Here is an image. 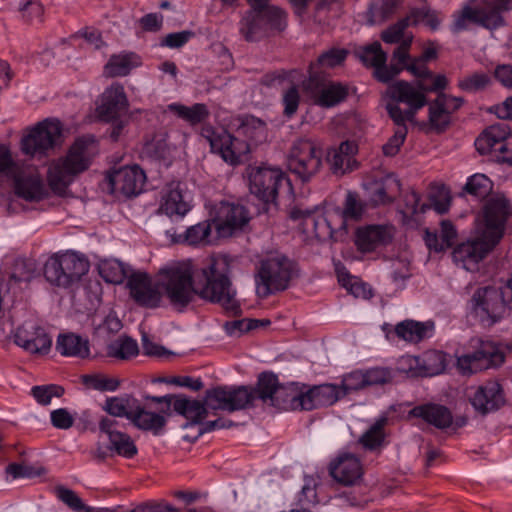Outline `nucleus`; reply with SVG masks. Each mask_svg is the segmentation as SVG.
<instances>
[{
  "mask_svg": "<svg viewBox=\"0 0 512 512\" xmlns=\"http://www.w3.org/2000/svg\"><path fill=\"white\" fill-rule=\"evenodd\" d=\"M138 404L136 398L125 394L107 398L103 410L113 417H126L131 421Z\"/></svg>",
  "mask_w": 512,
  "mask_h": 512,
  "instance_id": "58836bf2",
  "label": "nucleus"
},
{
  "mask_svg": "<svg viewBox=\"0 0 512 512\" xmlns=\"http://www.w3.org/2000/svg\"><path fill=\"white\" fill-rule=\"evenodd\" d=\"M367 386L384 385L393 379V372L389 368L374 367L365 371Z\"/></svg>",
  "mask_w": 512,
  "mask_h": 512,
  "instance_id": "774afa93",
  "label": "nucleus"
},
{
  "mask_svg": "<svg viewBox=\"0 0 512 512\" xmlns=\"http://www.w3.org/2000/svg\"><path fill=\"white\" fill-rule=\"evenodd\" d=\"M410 23V16L400 19L381 33V39L387 44H400L403 39L409 36L405 34V30L409 27Z\"/></svg>",
  "mask_w": 512,
  "mask_h": 512,
  "instance_id": "6e6d98bb",
  "label": "nucleus"
},
{
  "mask_svg": "<svg viewBox=\"0 0 512 512\" xmlns=\"http://www.w3.org/2000/svg\"><path fill=\"white\" fill-rule=\"evenodd\" d=\"M290 217L293 220L301 219L304 232L314 234L319 240H325L333 235L332 220L315 211L295 207L291 210Z\"/></svg>",
  "mask_w": 512,
  "mask_h": 512,
  "instance_id": "a878e982",
  "label": "nucleus"
},
{
  "mask_svg": "<svg viewBox=\"0 0 512 512\" xmlns=\"http://www.w3.org/2000/svg\"><path fill=\"white\" fill-rule=\"evenodd\" d=\"M472 351L460 353L456 350V368L461 375L470 376L491 367L500 366L505 355L496 343L481 338H472L469 341Z\"/></svg>",
  "mask_w": 512,
  "mask_h": 512,
  "instance_id": "423d86ee",
  "label": "nucleus"
},
{
  "mask_svg": "<svg viewBox=\"0 0 512 512\" xmlns=\"http://www.w3.org/2000/svg\"><path fill=\"white\" fill-rule=\"evenodd\" d=\"M329 473L332 478L344 486L356 484L363 475V467L360 459L348 452L340 453L331 461Z\"/></svg>",
  "mask_w": 512,
  "mask_h": 512,
  "instance_id": "4be33fe9",
  "label": "nucleus"
},
{
  "mask_svg": "<svg viewBox=\"0 0 512 512\" xmlns=\"http://www.w3.org/2000/svg\"><path fill=\"white\" fill-rule=\"evenodd\" d=\"M160 211L169 217H183L189 210V204L184 200L179 184H170L164 192Z\"/></svg>",
  "mask_w": 512,
  "mask_h": 512,
  "instance_id": "473e14b6",
  "label": "nucleus"
},
{
  "mask_svg": "<svg viewBox=\"0 0 512 512\" xmlns=\"http://www.w3.org/2000/svg\"><path fill=\"white\" fill-rule=\"evenodd\" d=\"M96 150L93 137L78 138L65 157L54 161L48 169V184L58 194L66 191L75 176L87 170Z\"/></svg>",
  "mask_w": 512,
  "mask_h": 512,
  "instance_id": "7ed1b4c3",
  "label": "nucleus"
},
{
  "mask_svg": "<svg viewBox=\"0 0 512 512\" xmlns=\"http://www.w3.org/2000/svg\"><path fill=\"white\" fill-rule=\"evenodd\" d=\"M367 386L365 371H353L343 377L341 386L342 397L348 392L359 390Z\"/></svg>",
  "mask_w": 512,
  "mask_h": 512,
  "instance_id": "69168bd1",
  "label": "nucleus"
},
{
  "mask_svg": "<svg viewBox=\"0 0 512 512\" xmlns=\"http://www.w3.org/2000/svg\"><path fill=\"white\" fill-rule=\"evenodd\" d=\"M118 421L104 417L99 422V430L109 439L108 449L125 458H133L138 450L131 437L117 430Z\"/></svg>",
  "mask_w": 512,
  "mask_h": 512,
  "instance_id": "b1692460",
  "label": "nucleus"
},
{
  "mask_svg": "<svg viewBox=\"0 0 512 512\" xmlns=\"http://www.w3.org/2000/svg\"><path fill=\"white\" fill-rule=\"evenodd\" d=\"M278 377L272 372L259 374L255 387L216 386L206 390V402L212 410L234 412L249 408L256 399L272 404L280 387Z\"/></svg>",
  "mask_w": 512,
  "mask_h": 512,
  "instance_id": "f03ea898",
  "label": "nucleus"
},
{
  "mask_svg": "<svg viewBox=\"0 0 512 512\" xmlns=\"http://www.w3.org/2000/svg\"><path fill=\"white\" fill-rule=\"evenodd\" d=\"M14 343L27 353L45 355L51 349L52 339L42 326L25 322L16 329Z\"/></svg>",
  "mask_w": 512,
  "mask_h": 512,
  "instance_id": "f3484780",
  "label": "nucleus"
},
{
  "mask_svg": "<svg viewBox=\"0 0 512 512\" xmlns=\"http://www.w3.org/2000/svg\"><path fill=\"white\" fill-rule=\"evenodd\" d=\"M489 239L481 236L474 240H468L455 247L452 253L454 262L467 271L477 270V265L494 248Z\"/></svg>",
  "mask_w": 512,
  "mask_h": 512,
  "instance_id": "6ab92c4d",
  "label": "nucleus"
},
{
  "mask_svg": "<svg viewBox=\"0 0 512 512\" xmlns=\"http://www.w3.org/2000/svg\"><path fill=\"white\" fill-rule=\"evenodd\" d=\"M388 115L393 120L396 128L394 130V134L383 145L382 150L385 156L393 157L400 151V148L406 139L408 129L406 122L403 121L400 114V107H396L394 104L389 105Z\"/></svg>",
  "mask_w": 512,
  "mask_h": 512,
  "instance_id": "2f4dec72",
  "label": "nucleus"
},
{
  "mask_svg": "<svg viewBox=\"0 0 512 512\" xmlns=\"http://www.w3.org/2000/svg\"><path fill=\"white\" fill-rule=\"evenodd\" d=\"M62 133L59 121L46 119L39 122L22 138L21 149L26 155L43 157L57 145Z\"/></svg>",
  "mask_w": 512,
  "mask_h": 512,
  "instance_id": "f8f14e48",
  "label": "nucleus"
},
{
  "mask_svg": "<svg viewBox=\"0 0 512 512\" xmlns=\"http://www.w3.org/2000/svg\"><path fill=\"white\" fill-rule=\"evenodd\" d=\"M31 393L39 404L48 405L53 397L60 398L64 394V388L55 384L34 386Z\"/></svg>",
  "mask_w": 512,
  "mask_h": 512,
  "instance_id": "e2e57ef3",
  "label": "nucleus"
},
{
  "mask_svg": "<svg viewBox=\"0 0 512 512\" xmlns=\"http://www.w3.org/2000/svg\"><path fill=\"white\" fill-rule=\"evenodd\" d=\"M433 330V322H418L409 319L398 323L395 327V333L400 339L413 343L430 337Z\"/></svg>",
  "mask_w": 512,
  "mask_h": 512,
  "instance_id": "c9c22d12",
  "label": "nucleus"
},
{
  "mask_svg": "<svg viewBox=\"0 0 512 512\" xmlns=\"http://www.w3.org/2000/svg\"><path fill=\"white\" fill-rule=\"evenodd\" d=\"M347 55L348 51L344 48H331L319 55L315 65L321 68H335L345 61Z\"/></svg>",
  "mask_w": 512,
  "mask_h": 512,
  "instance_id": "680f3d73",
  "label": "nucleus"
},
{
  "mask_svg": "<svg viewBox=\"0 0 512 512\" xmlns=\"http://www.w3.org/2000/svg\"><path fill=\"white\" fill-rule=\"evenodd\" d=\"M168 110L192 126L205 122L210 116V111L204 103H195L192 106L172 103L168 105Z\"/></svg>",
  "mask_w": 512,
  "mask_h": 512,
  "instance_id": "4c0bfd02",
  "label": "nucleus"
},
{
  "mask_svg": "<svg viewBox=\"0 0 512 512\" xmlns=\"http://www.w3.org/2000/svg\"><path fill=\"white\" fill-rule=\"evenodd\" d=\"M388 101L385 105L388 111L389 105L399 107V103H404L408 109L402 111L400 114L404 122L413 121L416 112L427 104V99L422 89H417L414 85L406 81H396L390 84L385 92Z\"/></svg>",
  "mask_w": 512,
  "mask_h": 512,
  "instance_id": "2eb2a0df",
  "label": "nucleus"
},
{
  "mask_svg": "<svg viewBox=\"0 0 512 512\" xmlns=\"http://www.w3.org/2000/svg\"><path fill=\"white\" fill-rule=\"evenodd\" d=\"M287 183L288 179L285 173L279 168L268 166L250 168V191L265 203L274 202L279 189Z\"/></svg>",
  "mask_w": 512,
  "mask_h": 512,
  "instance_id": "4468645a",
  "label": "nucleus"
},
{
  "mask_svg": "<svg viewBox=\"0 0 512 512\" xmlns=\"http://www.w3.org/2000/svg\"><path fill=\"white\" fill-rule=\"evenodd\" d=\"M440 195L442 196V200H436L434 195L430 196L431 205L428 206L426 204H422L420 206V195L412 190L405 195V204L407 208V212L411 215H414L418 212L424 213L427 208L433 207V209L438 214H444L448 211L450 206V197L448 195V191L444 187H442L440 191Z\"/></svg>",
  "mask_w": 512,
  "mask_h": 512,
  "instance_id": "72a5a7b5",
  "label": "nucleus"
},
{
  "mask_svg": "<svg viewBox=\"0 0 512 512\" xmlns=\"http://www.w3.org/2000/svg\"><path fill=\"white\" fill-rule=\"evenodd\" d=\"M294 274V263L285 255L275 254L263 259L255 275L256 292L261 298L286 290Z\"/></svg>",
  "mask_w": 512,
  "mask_h": 512,
  "instance_id": "39448f33",
  "label": "nucleus"
},
{
  "mask_svg": "<svg viewBox=\"0 0 512 512\" xmlns=\"http://www.w3.org/2000/svg\"><path fill=\"white\" fill-rule=\"evenodd\" d=\"M67 287L80 280L89 270V263L76 253H66L60 256Z\"/></svg>",
  "mask_w": 512,
  "mask_h": 512,
  "instance_id": "ea45409f",
  "label": "nucleus"
},
{
  "mask_svg": "<svg viewBox=\"0 0 512 512\" xmlns=\"http://www.w3.org/2000/svg\"><path fill=\"white\" fill-rule=\"evenodd\" d=\"M246 1L250 8L239 21V33L245 41L257 42L286 28L285 11L270 5V0Z\"/></svg>",
  "mask_w": 512,
  "mask_h": 512,
  "instance_id": "20e7f679",
  "label": "nucleus"
},
{
  "mask_svg": "<svg viewBox=\"0 0 512 512\" xmlns=\"http://www.w3.org/2000/svg\"><path fill=\"white\" fill-rule=\"evenodd\" d=\"M428 111L429 125L433 131L442 133L451 125L452 119L435 99L428 104Z\"/></svg>",
  "mask_w": 512,
  "mask_h": 512,
  "instance_id": "09e8293b",
  "label": "nucleus"
},
{
  "mask_svg": "<svg viewBox=\"0 0 512 512\" xmlns=\"http://www.w3.org/2000/svg\"><path fill=\"white\" fill-rule=\"evenodd\" d=\"M323 151L319 144L306 137L295 139L287 154L288 169L302 181H308L322 167Z\"/></svg>",
  "mask_w": 512,
  "mask_h": 512,
  "instance_id": "6e6552de",
  "label": "nucleus"
},
{
  "mask_svg": "<svg viewBox=\"0 0 512 512\" xmlns=\"http://www.w3.org/2000/svg\"><path fill=\"white\" fill-rule=\"evenodd\" d=\"M139 348L137 342L128 336H121L111 342L107 347V354L110 357L127 360L137 356Z\"/></svg>",
  "mask_w": 512,
  "mask_h": 512,
  "instance_id": "a18cd8bd",
  "label": "nucleus"
},
{
  "mask_svg": "<svg viewBox=\"0 0 512 512\" xmlns=\"http://www.w3.org/2000/svg\"><path fill=\"white\" fill-rule=\"evenodd\" d=\"M392 235L387 226L368 225L355 233V245L360 252L368 253L391 242Z\"/></svg>",
  "mask_w": 512,
  "mask_h": 512,
  "instance_id": "bb28decb",
  "label": "nucleus"
},
{
  "mask_svg": "<svg viewBox=\"0 0 512 512\" xmlns=\"http://www.w3.org/2000/svg\"><path fill=\"white\" fill-rule=\"evenodd\" d=\"M211 229L212 225L209 221L200 222L187 228L183 234H179L175 238V242L193 246L208 244L210 243Z\"/></svg>",
  "mask_w": 512,
  "mask_h": 512,
  "instance_id": "37998d69",
  "label": "nucleus"
},
{
  "mask_svg": "<svg viewBox=\"0 0 512 512\" xmlns=\"http://www.w3.org/2000/svg\"><path fill=\"white\" fill-rule=\"evenodd\" d=\"M348 96V87L339 82H329L317 88L313 93L315 104L330 108L344 101Z\"/></svg>",
  "mask_w": 512,
  "mask_h": 512,
  "instance_id": "f704fd0d",
  "label": "nucleus"
},
{
  "mask_svg": "<svg viewBox=\"0 0 512 512\" xmlns=\"http://www.w3.org/2000/svg\"><path fill=\"white\" fill-rule=\"evenodd\" d=\"M471 310L484 326L500 321L508 306L500 288L487 286L477 289L471 298Z\"/></svg>",
  "mask_w": 512,
  "mask_h": 512,
  "instance_id": "1a4fd4ad",
  "label": "nucleus"
},
{
  "mask_svg": "<svg viewBox=\"0 0 512 512\" xmlns=\"http://www.w3.org/2000/svg\"><path fill=\"white\" fill-rule=\"evenodd\" d=\"M138 64V57L134 53L112 55L104 66V74L107 77L126 76Z\"/></svg>",
  "mask_w": 512,
  "mask_h": 512,
  "instance_id": "79ce46f5",
  "label": "nucleus"
},
{
  "mask_svg": "<svg viewBox=\"0 0 512 512\" xmlns=\"http://www.w3.org/2000/svg\"><path fill=\"white\" fill-rule=\"evenodd\" d=\"M511 0H492L482 2L476 7L465 5L455 17L452 25L454 32L465 30L468 23L494 30L504 25L502 13L510 10Z\"/></svg>",
  "mask_w": 512,
  "mask_h": 512,
  "instance_id": "0eeeda50",
  "label": "nucleus"
},
{
  "mask_svg": "<svg viewBox=\"0 0 512 512\" xmlns=\"http://www.w3.org/2000/svg\"><path fill=\"white\" fill-rule=\"evenodd\" d=\"M6 473L11 475L14 479L34 478L43 475L45 468L25 463H11L6 467Z\"/></svg>",
  "mask_w": 512,
  "mask_h": 512,
  "instance_id": "0e129e2a",
  "label": "nucleus"
},
{
  "mask_svg": "<svg viewBox=\"0 0 512 512\" xmlns=\"http://www.w3.org/2000/svg\"><path fill=\"white\" fill-rule=\"evenodd\" d=\"M411 414L415 417L422 418L438 429H446L450 427L453 422L451 411L447 407L439 404L416 406L411 410Z\"/></svg>",
  "mask_w": 512,
  "mask_h": 512,
  "instance_id": "7c9ffc66",
  "label": "nucleus"
},
{
  "mask_svg": "<svg viewBox=\"0 0 512 512\" xmlns=\"http://www.w3.org/2000/svg\"><path fill=\"white\" fill-rule=\"evenodd\" d=\"M208 408L212 409L204 400L188 398L184 395H177L173 401V410L179 415L184 416L191 424H200L207 417Z\"/></svg>",
  "mask_w": 512,
  "mask_h": 512,
  "instance_id": "c756f323",
  "label": "nucleus"
},
{
  "mask_svg": "<svg viewBox=\"0 0 512 512\" xmlns=\"http://www.w3.org/2000/svg\"><path fill=\"white\" fill-rule=\"evenodd\" d=\"M56 497L74 512H99L97 509L87 506L73 490L59 485L55 487Z\"/></svg>",
  "mask_w": 512,
  "mask_h": 512,
  "instance_id": "de8ad7c7",
  "label": "nucleus"
},
{
  "mask_svg": "<svg viewBox=\"0 0 512 512\" xmlns=\"http://www.w3.org/2000/svg\"><path fill=\"white\" fill-rule=\"evenodd\" d=\"M342 0H318L316 3L313 18L320 25L329 24L330 19L340 15Z\"/></svg>",
  "mask_w": 512,
  "mask_h": 512,
  "instance_id": "49530a36",
  "label": "nucleus"
},
{
  "mask_svg": "<svg viewBox=\"0 0 512 512\" xmlns=\"http://www.w3.org/2000/svg\"><path fill=\"white\" fill-rule=\"evenodd\" d=\"M341 389L334 384L309 386L303 384L304 410L311 411L321 407L331 406L341 397Z\"/></svg>",
  "mask_w": 512,
  "mask_h": 512,
  "instance_id": "393cba45",
  "label": "nucleus"
},
{
  "mask_svg": "<svg viewBox=\"0 0 512 512\" xmlns=\"http://www.w3.org/2000/svg\"><path fill=\"white\" fill-rule=\"evenodd\" d=\"M338 281L356 298L370 299L373 295L372 290L368 285L357 281L349 274L339 273Z\"/></svg>",
  "mask_w": 512,
  "mask_h": 512,
  "instance_id": "bf43d9fd",
  "label": "nucleus"
},
{
  "mask_svg": "<svg viewBox=\"0 0 512 512\" xmlns=\"http://www.w3.org/2000/svg\"><path fill=\"white\" fill-rule=\"evenodd\" d=\"M201 137L210 145L211 152L218 154L226 163L236 166L249 153V144L232 136L226 130H215L211 126L201 129Z\"/></svg>",
  "mask_w": 512,
  "mask_h": 512,
  "instance_id": "9d476101",
  "label": "nucleus"
},
{
  "mask_svg": "<svg viewBox=\"0 0 512 512\" xmlns=\"http://www.w3.org/2000/svg\"><path fill=\"white\" fill-rule=\"evenodd\" d=\"M400 5V0H375L369 7L371 24L377 21H384L393 15Z\"/></svg>",
  "mask_w": 512,
  "mask_h": 512,
  "instance_id": "3c124183",
  "label": "nucleus"
},
{
  "mask_svg": "<svg viewBox=\"0 0 512 512\" xmlns=\"http://www.w3.org/2000/svg\"><path fill=\"white\" fill-rule=\"evenodd\" d=\"M481 155H491L497 161L512 165V135L507 124H495L484 130L475 140Z\"/></svg>",
  "mask_w": 512,
  "mask_h": 512,
  "instance_id": "9b49d317",
  "label": "nucleus"
},
{
  "mask_svg": "<svg viewBox=\"0 0 512 512\" xmlns=\"http://www.w3.org/2000/svg\"><path fill=\"white\" fill-rule=\"evenodd\" d=\"M490 77L483 72H476L458 80L459 89L469 93L484 90L490 84Z\"/></svg>",
  "mask_w": 512,
  "mask_h": 512,
  "instance_id": "4d7b16f0",
  "label": "nucleus"
},
{
  "mask_svg": "<svg viewBox=\"0 0 512 512\" xmlns=\"http://www.w3.org/2000/svg\"><path fill=\"white\" fill-rule=\"evenodd\" d=\"M230 272L229 257L218 255L205 266H198L192 260L170 263L158 271L155 283L145 272L132 273L127 286L134 302L144 308H159L165 298L175 311L184 312L198 297L236 314L240 305Z\"/></svg>",
  "mask_w": 512,
  "mask_h": 512,
  "instance_id": "f257e3e1",
  "label": "nucleus"
},
{
  "mask_svg": "<svg viewBox=\"0 0 512 512\" xmlns=\"http://www.w3.org/2000/svg\"><path fill=\"white\" fill-rule=\"evenodd\" d=\"M356 55L365 66H370L373 68L379 64L386 63L387 60L386 53L382 50L381 44L377 41L368 46L360 48L356 52Z\"/></svg>",
  "mask_w": 512,
  "mask_h": 512,
  "instance_id": "8fccbe9b",
  "label": "nucleus"
},
{
  "mask_svg": "<svg viewBox=\"0 0 512 512\" xmlns=\"http://www.w3.org/2000/svg\"><path fill=\"white\" fill-rule=\"evenodd\" d=\"M56 350L63 356L86 358L90 354L89 342L74 333L60 334Z\"/></svg>",
  "mask_w": 512,
  "mask_h": 512,
  "instance_id": "e433bc0d",
  "label": "nucleus"
},
{
  "mask_svg": "<svg viewBox=\"0 0 512 512\" xmlns=\"http://www.w3.org/2000/svg\"><path fill=\"white\" fill-rule=\"evenodd\" d=\"M387 419L382 417L378 419L360 438L359 443L364 449L375 451L380 449L385 440L384 427Z\"/></svg>",
  "mask_w": 512,
  "mask_h": 512,
  "instance_id": "c03bdc74",
  "label": "nucleus"
},
{
  "mask_svg": "<svg viewBox=\"0 0 512 512\" xmlns=\"http://www.w3.org/2000/svg\"><path fill=\"white\" fill-rule=\"evenodd\" d=\"M108 179L113 193L119 192L126 197H131L142 192L146 175L138 165H134L114 171Z\"/></svg>",
  "mask_w": 512,
  "mask_h": 512,
  "instance_id": "aec40b11",
  "label": "nucleus"
},
{
  "mask_svg": "<svg viewBox=\"0 0 512 512\" xmlns=\"http://www.w3.org/2000/svg\"><path fill=\"white\" fill-rule=\"evenodd\" d=\"M400 372L409 377H430L441 374L446 368L445 354L437 350L426 351L421 358L407 356L401 360Z\"/></svg>",
  "mask_w": 512,
  "mask_h": 512,
  "instance_id": "dca6fc26",
  "label": "nucleus"
},
{
  "mask_svg": "<svg viewBox=\"0 0 512 512\" xmlns=\"http://www.w3.org/2000/svg\"><path fill=\"white\" fill-rule=\"evenodd\" d=\"M249 220V212L243 205L221 202L213 223L219 237H230Z\"/></svg>",
  "mask_w": 512,
  "mask_h": 512,
  "instance_id": "a211bd4d",
  "label": "nucleus"
},
{
  "mask_svg": "<svg viewBox=\"0 0 512 512\" xmlns=\"http://www.w3.org/2000/svg\"><path fill=\"white\" fill-rule=\"evenodd\" d=\"M362 213V204L357 200L355 194L349 192L345 199L344 208L339 215L341 221L340 228H346L347 220H359L362 216Z\"/></svg>",
  "mask_w": 512,
  "mask_h": 512,
  "instance_id": "13d9d810",
  "label": "nucleus"
},
{
  "mask_svg": "<svg viewBox=\"0 0 512 512\" xmlns=\"http://www.w3.org/2000/svg\"><path fill=\"white\" fill-rule=\"evenodd\" d=\"M100 274L106 282L119 284L125 279V272L120 262L104 263Z\"/></svg>",
  "mask_w": 512,
  "mask_h": 512,
  "instance_id": "338daca9",
  "label": "nucleus"
},
{
  "mask_svg": "<svg viewBox=\"0 0 512 512\" xmlns=\"http://www.w3.org/2000/svg\"><path fill=\"white\" fill-rule=\"evenodd\" d=\"M82 383L87 387L98 391H115L120 385L119 380L99 374L83 375Z\"/></svg>",
  "mask_w": 512,
  "mask_h": 512,
  "instance_id": "052dcab7",
  "label": "nucleus"
},
{
  "mask_svg": "<svg viewBox=\"0 0 512 512\" xmlns=\"http://www.w3.org/2000/svg\"><path fill=\"white\" fill-rule=\"evenodd\" d=\"M23 21L29 24L41 23L44 15V7L40 0H23L18 8Z\"/></svg>",
  "mask_w": 512,
  "mask_h": 512,
  "instance_id": "864d4df0",
  "label": "nucleus"
},
{
  "mask_svg": "<svg viewBox=\"0 0 512 512\" xmlns=\"http://www.w3.org/2000/svg\"><path fill=\"white\" fill-rule=\"evenodd\" d=\"M512 215V205L504 195L495 194L483 206V237L497 244L503 237L505 225Z\"/></svg>",
  "mask_w": 512,
  "mask_h": 512,
  "instance_id": "ddd939ff",
  "label": "nucleus"
},
{
  "mask_svg": "<svg viewBox=\"0 0 512 512\" xmlns=\"http://www.w3.org/2000/svg\"><path fill=\"white\" fill-rule=\"evenodd\" d=\"M469 402L483 416L497 411L505 403L502 386L497 381H488L473 390Z\"/></svg>",
  "mask_w": 512,
  "mask_h": 512,
  "instance_id": "412c9836",
  "label": "nucleus"
},
{
  "mask_svg": "<svg viewBox=\"0 0 512 512\" xmlns=\"http://www.w3.org/2000/svg\"><path fill=\"white\" fill-rule=\"evenodd\" d=\"M44 276L48 282L60 287H67L60 256L50 257L44 265Z\"/></svg>",
  "mask_w": 512,
  "mask_h": 512,
  "instance_id": "5fc2aeb1",
  "label": "nucleus"
},
{
  "mask_svg": "<svg viewBox=\"0 0 512 512\" xmlns=\"http://www.w3.org/2000/svg\"><path fill=\"white\" fill-rule=\"evenodd\" d=\"M131 422L139 429L152 431L158 435L166 425V419L163 415L145 410L140 404L134 411Z\"/></svg>",
  "mask_w": 512,
  "mask_h": 512,
  "instance_id": "a19ab883",
  "label": "nucleus"
},
{
  "mask_svg": "<svg viewBox=\"0 0 512 512\" xmlns=\"http://www.w3.org/2000/svg\"><path fill=\"white\" fill-rule=\"evenodd\" d=\"M492 190L491 180L484 174H474L468 178L464 191L469 195L483 198Z\"/></svg>",
  "mask_w": 512,
  "mask_h": 512,
  "instance_id": "603ef678",
  "label": "nucleus"
},
{
  "mask_svg": "<svg viewBox=\"0 0 512 512\" xmlns=\"http://www.w3.org/2000/svg\"><path fill=\"white\" fill-rule=\"evenodd\" d=\"M14 189L17 196L27 201H40L46 195L42 179L37 173L15 176Z\"/></svg>",
  "mask_w": 512,
  "mask_h": 512,
  "instance_id": "c85d7f7f",
  "label": "nucleus"
},
{
  "mask_svg": "<svg viewBox=\"0 0 512 512\" xmlns=\"http://www.w3.org/2000/svg\"><path fill=\"white\" fill-rule=\"evenodd\" d=\"M303 384H281L276 391V396L271 404L278 410L295 411L304 410Z\"/></svg>",
  "mask_w": 512,
  "mask_h": 512,
  "instance_id": "cd10ccee",
  "label": "nucleus"
},
{
  "mask_svg": "<svg viewBox=\"0 0 512 512\" xmlns=\"http://www.w3.org/2000/svg\"><path fill=\"white\" fill-rule=\"evenodd\" d=\"M128 105L124 87L119 83H114L105 89L101 96V103L96 110L102 121L109 122L125 114Z\"/></svg>",
  "mask_w": 512,
  "mask_h": 512,
  "instance_id": "5701e85b",
  "label": "nucleus"
}]
</instances>
